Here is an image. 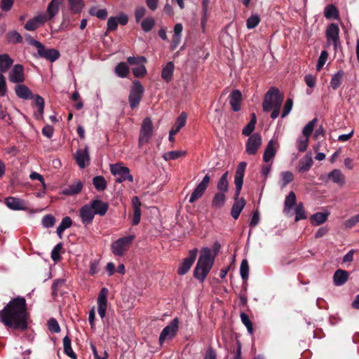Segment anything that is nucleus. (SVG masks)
I'll list each match as a JSON object with an SVG mask.
<instances>
[{
  "mask_svg": "<svg viewBox=\"0 0 359 359\" xmlns=\"http://www.w3.org/2000/svg\"><path fill=\"white\" fill-rule=\"evenodd\" d=\"M282 189L285 188L289 183L294 180L293 173L290 171H285L280 173Z\"/></svg>",
  "mask_w": 359,
  "mask_h": 359,
  "instance_id": "42",
  "label": "nucleus"
},
{
  "mask_svg": "<svg viewBox=\"0 0 359 359\" xmlns=\"http://www.w3.org/2000/svg\"><path fill=\"white\" fill-rule=\"evenodd\" d=\"M174 69L175 65L172 62H167L161 72L162 79L166 82L170 81L172 79Z\"/></svg>",
  "mask_w": 359,
  "mask_h": 359,
  "instance_id": "29",
  "label": "nucleus"
},
{
  "mask_svg": "<svg viewBox=\"0 0 359 359\" xmlns=\"http://www.w3.org/2000/svg\"><path fill=\"white\" fill-rule=\"evenodd\" d=\"M328 177L334 183L341 184L344 182V176L339 170H333L328 175Z\"/></svg>",
  "mask_w": 359,
  "mask_h": 359,
  "instance_id": "43",
  "label": "nucleus"
},
{
  "mask_svg": "<svg viewBox=\"0 0 359 359\" xmlns=\"http://www.w3.org/2000/svg\"><path fill=\"white\" fill-rule=\"evenodd\" d=\"M116 74L121 78H126L129 74V67L125 62L118 63L115 67Z\"/></svg>",
  "mask_w": 359,
  "mask_h": 359,
  "instance_id": "38",
  "label": "nucleus"
},
{
  "mask_svg": "<svg viewBox=\"0 0 359 359\" xmlns=\"http://www.w3.org/2000/svg\"><path fill=\"white\" fill-rule=\"evenodd\" d=\"M348 272L342 270L337 269L333 276V281L335 285L340 286L344 285L348 278Z\"/></svg>",
  "mask_w": 359,
  "mask_h": 359,
  "instance_id": "25",
  "label": "nucleus"
},
{
  "mask_svg": "<svg viewBox=\"0 0 359 359\" xmlns=\"http://www.w3.org/2000/svg\"><path fill=\"white\" fill-rule=\"evenodd\" d=\"M241 318L242 323L245 325L246 327L248 332L250 334H253V325L251 320L249 318V316L245 313H241Z\"/></svg>",
  "mask_w": 359,
  "mask_h": 359,
  "instance_id": "52",
  "label": "nucleus"
},
{
  "mask_svg": "<svg viewBox=\"0 0 359 359\" xmlns=\"http://www.w3.org/2000/svg\"><path fill=\"white\" fill-rule=\"evenodd\" d=\"M260 21L261 19L257 14L251 15L246 22L247 28L249 29H254L259 24Z\"/></svg>",
  "mask_w": 359,
  "mask_h": 359,
  "instance_id": "44",
  "label": "nucleus"
},
{
  "mask_svg": "<svg viewBox=\"0 0 359 359\" xmlns=\"http://www.w3.org/2000/svg\"><path fill=\"white\" fill-rule=\"evenodd\" d=\"M61 252H64L63 245L62 243H59L54 247L51 252L50 257L54 262L57 263L62 259V257L60 255Z\"/></svg>",
  "mask_w": 359,
  "mask_h": 359,
  "instance_id": "37",
  "label": "nucleus"
},
{
  "mask_svg": "<svg viewBox=\"0 0 359 359\" xmlns=\"http://www.w3.org/2000/svg\"><path fill=\"white\" fill-rule=\"evenodd\" d=\"M62 4V0H51L47 7V13L46 14L48 20H52L59 12L60 6Z\"/></svg>",
  "mask_w": 359,
  "mask_h": 359,
  "instance_id": "21",
  "label": "nucleus"
},
{
  "mask_svg": "<svg viewBox=\"0 0 359 359\" xmlns=\"http://www.w3.org/2000/svg\"><path fill=\"white\" fill-rule=\"evenodd\" d=\"M155 25V20L153 18L149 17L142 20L141 27L145 32H150Z\"/></svg>",
  "mask_w": 359,
  "mask_h": 359,
  "instance_id": "49",
  "label": "nucleus"
},
{
  "mask_svg": "<svg viewBox=\"0 0 359 359\" xmlns=\"http://www.w3.org/2000/svg\"><path fill=\"white\" fill-rule=\"evenodd\" d=\"M247 166L245 162H241L236 170L234 183L236 185V198L238 197L243 183L245 170Z\"/></svg>",
  "mask_w": 359,
  "mask_h": 359,
  "instance_id": "13",
  "label": "nucleus"
},
{
  "mask_svg": "<svg viewBox=\"0 0 359 359\" xmlns=\"http://www.w3.org/2000/svg\"><path fill=\"white\" fill-rule=\"evenodd\" d=\"M74 159L81 168H84L90 162L88 147L84 149H78L74 155Z\"/></svg>",
  "mask_w": 359,
  "mask_h": 359,
  "instance_id": "16",
  "label": "nucleus"
},
{
  "mask_svg": "<svg viewBox=\"0 0 359 359\" xmlns=\"http://www.w3.org/2000/svg\"><path fill=\"white\" fill-rule=\"evenodd\" d=\"M210 177L208 175H206L203 180L200 182V184L195 188L194 191L192 192L190 198L189 203H193L197 199L201 198L203 194L205 193L206 189L208 187L210 182Z\"/></svg>",
  "mask_w": 359,
  "mask_h": 359,
  "instance_id": "14",
  "label": "nucleus"
},
{
  "mask_svg": "<svg viewBox=\"0 0 359 359\" xmlns=\"http://www.w3.org/2000/svg\"><path fill=\"white\" fill-rule=\"evenodd\" d=\"M93 184L97 191H103L107 188V181L102 175H97L93 178Z\"/></svg>",
  "mask_w": 359,
  "mask_h": 359,
  "instance_id": "32",
  "label": "nucleus"
},
{
  "mask_svg": "<svg viewBox=\"0 0 359 359\" xmlns=\"http://www.w3.org/2000/svg\"><path fill=\"white\" fill-rule=\"evenodd\" d=\"M214 261L215 255H212L211 250L208 248H203L194 271V276L203 283L212 269Z\"/></svg>",
  "mask_w": 359,
  "mask_h": 359,
  "instance_id": "2",
  "label": "nucleus"
},
{
  "mask_svg": "<svg viewBox=\"0 0 359 359\" xmlns=\"http://www.w3.org/2000/svg\"><path fill=\"white\" fill-rule=\"evenodd\" d=\"M5 203L8 208L13 210H22V201L15 197L9 196L5 198Z\"/></svg>",
  "mask_w": 359,
  "mask_h": 359,
  "instance_id": "27",
  "label": "nucleus"
},
{
  "mask_svg": "<svg viewBox=\"0 0 359 359\" xmlns=\"http://www.w3.org/2000/svg\"><path fill=\"white\" fill-rule=\"evenodd\" d=\"M187 113L184 111H182L180 114V115L179 116V117L177 118L176 123L175 124V126L180 130L182 128H183L185 126L186 121H187Z\"/></svg>",
  "mask_w": 359,
  "mask_h": 359,
  "instance_id": "57",
  "label": "nucleus"
},
{
  "mask_svg": "<svg viewBox=\"0 0 359 359\" xmlns=\"http://www.w3.org/2000/svg\"><path fill=\"white\" fill-rule=\"evenodd\" d=\"M83 186L81 181L76 180L63 190V194L67 196L76 195L81 191Z\"/></svg>",
  "mask_w": 359,
  "mask_h": 359,
  "instance_id": "23",
  "label": "nucleus"
},
{
  "mask_svg": "<svg viewBox=\"0 0 359 359\" xmlns=\"http://www.w3.org/2000/svg\"><path fill=\"white\" fill-rule=\"evenodd\" d=\"M47 326L48 330L53 333H59L61 330L58 322L54 318H51L48 320Z\"/></svg>",
  "mask_w": 359,
  "mask_h": 359,
  "instance_id": "51",
  "label": "nucleus"
},
{
  "mask_svg": "<svg viewBox=\"0 0 359 359\" xmlns=\"http://www.w3.org/2000/svg\"><path fill=\"white\" fill-rule=\"evenodd\" d=\"M296 195L294 192L290 191L285 200L284 212H289L290 209L296 205Z\"/></svg>",
  "mask_w": 359,
  "mask_h": 359,
  "instance_id": "36",
  "label": "nucleus"
},
{
  "mask_svg": "<svg viewBox=\"0 0 359 359\" xmlns=\"http://www.w3.org/2000/svg\"><path fill=\"white\" fill-rule=\"evenodd\" d=\"M21 38L20 34L15 31L11 32L8 34V40L11 43L20 42Z\"/></svg>",
  "mask_w": 359,
  "mask_h": 359,
  "instance_id": "64",
  "label": "nucleus"
},
{
  "mask_svg": "<svg viewBox=\"0 0 359 359\" xmlns=\"http://www.w3.org/2000/svg\"><path fill=\"white\" fill-rule=\"evenodd\" d=\"M9 81L18 83L22 81V65H16L9 74Z\"/></svg>",
  "mask_w": 359,
  "mask_h": 359,
  "instance_id": "24",
  "label": "nucleus"
},
{
  "mask_svg": "<svg viewBox=\"0 0 359 359\" xmlns=\"http://www.w3.org/2000/svg\"><path fill=\"white\" fill-rule=\"evenodd\" d=\"M313 164L311 154H307L299 163L298 171L299 172H305L310 170Z\"/></svg>",
  "mask_w": 359,
  "mask_h": 359,
  "instance_id": "26",
  "label": "nucleus"
},
{
  "mask_svg": "<svg viewBox=\"0 0 359 359\" xmlns=\"http://www.w3.org/2000/svg\"><path fill=\"white\" fill-rule=\"evenodd\" d=\"M186 154L185 151H168V152H166L163 154V158L165 160V161H169V160H175V159H177L179 158L181 156H184Z\"/></svg>",
  "mask_w": 359,
  "mask_h": 359,
  "instance_id": "47",
  "label": "nucleus"
},
{
  "mask_svg": "<svg viewBox=\"0 0 359 359\" xmlns=\"http://www.w3.org/2000/svg\"><path fill=\"white\" fill-rule=\"evenodd\" d=\"M257 123V117L255 113L252 114L250 122L244 127L242 130V134L244 136H250L254 131Z\"/></svg>",
  "mask_w": 359,
  "mask_h": 359,
  "instance_id": "35",
  "label": "nucleus"
},
{
  "mask_svg": "<svg viewBox=\"0 0 359 359\" xmlns=\"http://www.w3.org/2000/svg\"><path fill=\"white\" fill-rule=\"evenodd\" d=\"M46 21H48L46 15L40 14L27 20L26 24L24 25V28L28 31H34L41 25H43Z\"/></svg>",
  "mask_w": 359,
  "mask_h": 359,
  "instance_id": "15",
  "label": "nucleus"
},
{
  "mask_svg": "<svg viewBox=\"0 0 359 359\" xmlns=\"http://www.w3.org/2000/svg\"><path fill=\"white\" fill-rule=\"evenodd\" d=\"M34 57H40L44 58L51 62L56 61L60 56V52L54 48H46L43 45L41 49L38 50L37 53H34Z\"/></svg>",
  "mask_w": 359,
  "mask_h": 359,
  "instance_id": "12",
  "label": "nucleus"
},
{
  "mask_svg": "<svg viewBox=\"0 0 359 359\" xmlns=\"http://www.w3.org/2000/svg\"><path fill=\"white\" fill-rule=\"evenodd\" d=\"M146 11V8L144 6H138L135 8V18L137 22H140L145 15Z\"/></svg>",
  "mask_w": 359,
  "mask_h": 359,
  "instance_id": "63",
  "label": "nucleus"
},
{
  "mask_svg": "<svg viewBox=\"0 0 359 359\" xmlns=\"http://www.w3.org/2000/svg\"><path fill=\"white\" fill-rule=\"evenodd\" d=\"M327 52L326 50H323L320 55V57H318V63L316 65V70L318 72L320 71V69L323 68L327 61Z\"/></svg>",
  "mask_w": 359,
  "mask_h": 359,
  "instance_id": "54",
  "label": "nucleus"
},
{
  "mask_svg": "<svg viewBox=\"0 0 359 359\" xmlns=\"http://www.w3.org/2000/svg\"><path fill=\"white\" fill-rule=\"evenodd\" d=\"M108 289L102 287L98 294L97 304H107Z\"/></svg>",
  "mask_w": 359,
  "mask_h": 359,
  "instance_id": "56",
  "label": "nucleus"
},
{
  "mask_svg": "<svg viewBox=\"0 0 359 359\" xmlns=\"http://www.w3.org/2000/svg\"><path fill=\"white\" fill-rule=\"evenodd\" d=\"M244 205H245L244 200H242L240 203H236L233 205L231 211V215L234 219H237L239 217L241 212L242 211Z\"/></svg>",
  "mask_w": 359,
  "mask_h": 359,
  "instance_id": "45",
  "label": "nucleus"
},
{
  "mask_svg": "<svg viewBox=\"0 0 359 359\" xmlns=\"http://www.w3.org/2000/svg\"><path fill=\"white\" fill-rule=\"evenodd\" d=\"M197 254L198 250L196 248L191 250L189 252L188 257L183 259L182 263L180 264L178 267L177 273L179 275H184L189 271V269H191V266L193 265L196 260Z\"/></svg>",
  "mask_w": 359,
  "mask_h": 359,
  "instance_id": "10",
  "label": "nucleus"
},
{
  "mask_svg": "<svg viewBox=\"0 0 359 359\" xmlns=\"http://www.w3.org/2000/svg\"><path fill=\"white\" fill-rule=\"evenodd\" d=\"M135 238L136 235L135 233H130L113 242L111 245V250L114 255L116 257L124 256L130 249Z\"/></svg>",
  "mask_w": 359,
  "mask_h": 359,
  "instance_id": "3",
  "label": "nucleus"
},
{
  "mask_svg": "<svg viewBox=\"0 0 359 359\" xmlns=\"http://www.w3.org/2000/svg\"><path fill=\"white\" fill-rule=\"evenodd\" d=\"M295 222H298L302 219L306 218V215L304 212V209L303 205L302 203L299 204L295 209Z\"/></svg>",
  "mask_w": 359,
  "mask_h": 359,
  "instance_id": "61",
  "label": "nucleus"
},
{
  "mask_svg": "<svg viewBox=\"0 0 359 359\" xmlns=\"http://www.w3.org/2000/svg\"><path fill=\"white\" fill-rule=\"evenodd\" d=\"M13 63V59L8 54L0 55V73L7 72Z\"/></svg>",
  "mask_w": 359,
  "mask_h": 359,
  "instance_id": "31",
  "label": "nucleus"
},
{
  "mask_svg": "<svg viewBox=\"0 0 359 359\" xmlns=\"http://www.w3.org/2000/svg\"><path fill=\"white\" fill-rule=\"evenodd\" d=\"M65 284L64 279H56L54 280L52 285V295L53 297H56L57 295V291L59 288Z\"/></svg>",
  "mask_w": 359,
  "mask_h": 359,
  "instance_id": "59",
  "label": "nucleus"
},
{
  "mask_svg": "<svg viewBox=\"0 0 359 359\" xmlns=\"http://www.w3.org/2000/svg\"><path fill=\"white\" fill-rule=\"evenodd\" d=\"M24 39L27 44L36 48L37 49V50L41 49V47L43 46V44L42 43L34 39L29 34H24Z\"/></svg>",
  "mask_w": 359,
  "mask_h": 359,
  "instance_id": "53",
  "label": "nucleus"
},
{
  "mask_svg": "<svg viewBox=\"0 0 359 359\" xmlns=\"http://www.w3.org/2000/svg\"><path fill=\"white\" fill-rule=\"evenodd\" d=\"M228 175H229V172H226L222 175V177L219 180L217 185V188L219 191V192L225 193L226 191H227L228 186H229V183H228V180H227Z\"/></svg>",
  "mask_w": 359,
  "mask_h": 359,
  "instance_id": "40",
  "label": "nucleus"
},
{
  "mask_svg": "<svg viewBox=\"0 0 359 359\" xmlns=\"http://www.w3.org/2000/svg\"><path fill=\"white\" fill-rule=\"evenodd\" d=\"M0 322L8 329L16 330L22 326V297L11 299L0 311Z\"/></svg>",
  "mask_w": 359,
  "mask_h": 359,
  "instance_id": "1",
  "label": "nucleus"
},
{
  "mask_svg": "<svg viewBox=\"0 0 359 359\" xmlns=\"http://www.w3.org/2000/svg\"><path fill=\"white\" fill-rule=\"evenodd\" d=\"M95 215L104 216L109 209V204L100 199H94L90 202Z\"/></svg>",
  "mask_w": 359,
  "mask_h": 359,
  "instance_id": "17",
  "label": "nucleus"
},
{
  "mask_svg": "<svg viewBox=\"0 0 359 359\" xmlns=\"http://www.w3.org/2000/svg\"><path fill=\"white\" fill-rule=\"evenodd\" d=\"M229 104L233 111H238L241 109L242 94L239 90H233L229 96Z\"/></svg>",
  "mask_w": 359,
  "mask_h": 359,
  "instance_id": "20",
  "label": "nucleus"
},
{
  "mask_svg": "<svg viewBox=\"0 0 359 359\" xmlns=\"http://www.w3.org/2000/svg\"><path fill=\"white\" fill-rule=\"evenodd\" d=\"M110 171L113 175H117L116 182L122 183L126 180L130 182H133V177L130 174V170L128 167L121 165V163L110 165Z\"/></svg>",
  "mask_w": 359,
  "mask_h": 359,
  "instance_id": "6",
  "label": "nucleus"
},
{
  "mask_svg": "<svg viewBox=\"0 0 359 359\" xmlns=\"http://www.w3.org/2000/svg\"><path fill=\"white\" fill-rule=\"evenodd\" d=\"M225 194L223 192L217 193L212 199V205L214 208H221L225 203Z\"/></svg>",
  "mask_w": 359,
  "mask_h": 359,
  "instance_id": "41",
  "label": "nucleus"
},
{
  "mask_svg": "<svg viewBox=\"0 0 359 359\" xmlns=\"http://www.w3.org/2000/svg\"><path fill=\"white\" fill-rule=\"evenodd\" d=\"M329 213L327 212H316L311 217V222H315L316 224H321L326 222Z\"/></svg>",
  "mask_w": 359,
  "mask_h": 359,
  "instance_id": "46",
  "label": "nucleus"
},
{
  "mask_svg": "<svg viewBox=\"0 0 359 359\" xmlns=\"http://www.w3.org/2000/svg\"><path fill=\"white\" fill-rule=\"evenodd\" d=\"M318 121V118H315L311 121H309L304 128L302 133L305 137H309V136L312 134L313 131L314 126H316Z\"/></svg>",
  "mask_w": 359,
  "mask_h": 359,
  "instance_id": "48",
  "label": "nucleus"
},
{
  "mask_svg": "<svg viewBox=\"0 0 359 359\" xmlns=\"http://www.w3.org/2000/svg\"><path fill=\"white\" fill-rule=\"evenodd\" d=\"M24 100H32V106L38 108L37 112H34V116L36 119L43 118L44 110V100L39 95H34L32 90L27 86H24Z\"/></svg>",
  "mask_w": 359,
  "mask_h": 359,
  "instance_id": "5",
  "label": "nucleus"
},
{
  "mask_svg": "<svg viewBox=\"0 0 359 359\" xmlns=\"http://www.w3.org/2000/svg\"><path fill=\"white\" fill-rule=\"evenodd\" d=\"M79 216L83 223H90L95 216L90 203L86 204L79 210Z\"/></svg>",
  "mask_w": 359,
  "mask_h": 359,
  "instance_id": "19",
  "label": "nucleus"
},
{
  "mask_svg": "<svg viewBox=\"0 0 359 359\" xmlns=\"http://www.w3.org/2000/svg\"><path fill=\"white\" fill-rule=\"evenodd\" d=\"M344 72L342 69L339 70L336 74L332 75L330 81L331 88L336 90L341 85L344 80Z\"/></svg>",
  "mask_w": 359,
  "mask_h": 359,
  "instance_id": "30",
  "label": "nucleus"
},
{
  "mask_svg": "<svg viewBox=\"0 0 359 359\" xmlns=\"http://www.w3.org/2000/svg\"><path fill=\"white\" fill-rule=\"evenodd\" d=\"M324 15L327 19H339V11L333 4L328 5L325 7Z\"/></svg>",
  "mask_w": 359,
  "mask_h": 359,
  "instance_id": "34",
  "label": "nucleus"
},
{
  "mask_svg": "<svg viewBox=\"0 0 359 359\" xmlns=\"http://www.w3.org/2000/svg\"><path fill=\"white\" fill-rule=\"evenodd\" d=\"M64 353L72 359H76V355L73 351L71 345V339L67 335L63 338Z\"/></svg>",
  "mask_w": 359,
  "mask_h": 359,
  "instance_id": "33",
  "label": "nucleus"
},
{
  "mask_svg": "<svg viewBox=\"0 0 359 359\" xmlns=\"http://www.w3.org/2000/svg\"><path fill=\"white\" fill-rule=\"evenodd\" d=\"M293 105V100L291 98H288L284 105L283 111L281 114L282 118H285L290 112Z\"/></svg>",
  "mask_w": 359,
  "mask_h": 359,
  "instance_id": "62",
  "label": "nucleus"
},
{
  "mask_svg": "<svg viewBox=\"0 0 359 359\" xmlns=\"http://www.w3.org/2000/svg\"><path fill=\"white\" fill-rule=\"evenodd\" d=\"M276 154V150L274 148V142L271 140L266 147L265 149L264 155H263V161L266 163L269 162L271 159L274 158Z\"/></svg>",
  "mask_w": 359,
  "mask_h": 359,
  "instance_id": "28",
  "label": "nucleus"
},
{
  "mask_svg": "<svg viewBox=\"0 0 359 359\" xmlns=\"http://www.w3.org/2000/svg\"><path fill=\"white\" fill-rule=\"evenodd\" d=\"M339 28L335 23H331L327 28L325 35L327 41H332L334 47L339 41Z\"/></svg>",
  "mask_w": 359,
  "mask_h": 359,
  "instance_id": "18",
  "label": "nucleus"
},
{
  "mask_svg": "<svg viewBox=\"0 0 359 359\" xmlns=\"http://www.w3.org/2000/svg\"><path fill=\"white\" fill-rule=\"evenodd\" d=\"M69 9L73 13H79L83 8V0H68Z\"/></svg>",
  "mask_w": 359,
  "mask_h": 359,
  "instance_id": "39",
  "label": "nucleus"
},
{
  "mask_svg": "<svg viewBox=\"0 0 359 359\" xmlns=\"http://www.w3.org/2000/svg\"><path fill=\"white\" fill-rule=\"evenodd\" d=\"M144 88L139 81H135L129 93L128 101L132 109L136 108L142 97Z\"/></svg>",
  "mask_w": 359,
  "mask_h": 359,
  "instance_id": "7",
  "label": "nucleus"
},
{
  "mask_svg": "<svg viewBox=\"0 0 359 359\" xmlns=\"http://www.w3.org/2000/svg\"><path fill=\"white\" fill-rule=\"evenodd\" d=\"M153 133V123L150 118H145L142 123L139 135V146L148 143Z\"/></svg>",
  "mask_w": 359,
  "mask_h": 359,
  "instance_id": "9",
  "label": "nucleus"
},
{
  "mask_svg": "<svg viewBox=\"0 0 359 359\" xmlns=\"http://www.w3.org/2000/svg\"><path fill=\"white\" fill-rule=\"evenodd\" d=\"M262 143V136L259 133H254L250 136L246 142L245 151L249 155H255Z\"/></svg>",
  "mask_w": 359,
  "mask_h": 359,
  "instance_id": "11",
  "label": "nucleus"
},
{
  "mask_svg": "<svg viewBox=\"0 0 359 359\" xmlns=\"http://www.w3.org/2000/svg\"><path fill=\"white\" fill-rule=\"evenodd\" d=\"M210 0H203L202 1V13L203 15L201 18V25L202 26H204V25L206 22L207 20V13H208V8L209 6Z\"/></svg>",
  "mask_w": 359,
  "mask_h": 359,
  "instance_id": "58",
  "label": "nucleus"
},
{
  "mask_svg": "<svg viewBox=\"0 0 359 359\" xmlns=\"http://www.w3.org/2000/svg\"><path fill=\"white\" fill-rule=\"evenodd\" d=\"M132 204L133 207V224H138L141 217V203L137 196L133 198Z\"/></svg>",
  "mask_w": 359,
  "mask_h": 359,
  "instance_id": "22",
  "label": "nucleus"
},
{
  "mask_svg": "<svg viewBox=\"0 0 359 359\" xmlns=\"http://www.w3.org/2000/svg\"><path fill=\"white\" fill-rule=\"evenodd\" d=\"M179 319L175 318L163 329L159 336L160 345H162L166 339H172L177 335L179 329Z\"/></svg>",
  "mask_w": 359,
  "mask_h": 359,
  "instance_id": "8",
  "label": "nucleus"
},
{
  "mask_svg": "<svg viewBox=\"0 0 359 359\" xmlns=\"http://www.w3.org/2000/svg\"><path fill=\"white\" fill-rule=\"evenodd\" d=\"M240 273L243 281H246L249 276V265L247 259H243L241 262Z\"/></svg>",
  "mask_w": 359,
  "mask_h": 359,
  "instance_id": "50",
  "label": "nucleus"
},
{
  "mask_svg": "<svg viewBox=\"0 0 359 359\" xmlns=\"http://www.w3.org/2000/svg\"><path fill=\"white\" fill-rule=\"evenodd\" d=\"M127 62L130 65H140L147 62V59L144 56H137V57H128L127 58Z\"/></svg>",
  "mask_w": 359,
  "mask_h": 359,
  "instance_id": "60",
  "label": "nucleus"
},
{
  "mask_svg": "<svg viewBox=\"0 0 359 359\" xmlns=\"http://www.w3.org/2000/svg\"><path fill=\"white\" fill-rule=\"evenodd\" d=\"M132 71L134 76L137 78L143 77L147 74L146 67L142 64H140V65L133 68Z\"/></svg>",
  "mask_w": 359,
  "mask_h": 359,
  "instance_id": "55",
  "label": "nucleus"
},
{
  "mask_svg": "<svg viewBox=\"0 0 359 359\" xmlns=\"http://www.w3.org/2000/svg\"><path fill=\"white\" fill-rule=\"evenodd\" d=\"M283 95L280 93L279 89L276 87H271L265 94L262 103L263 110L265 112H269L273 107H276V102L282 104Z\"/></svg>",
  "mask_w": 359,
  "mask_h": 359,
  "instance_id": "4",
  "label": "nucleus"
}]
</instances>
